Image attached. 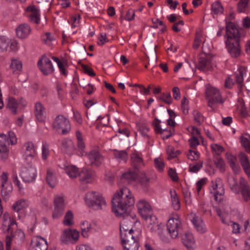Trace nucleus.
I'll return each mask as SVG.
<instances>
[{"label": "nucleus", "instance_id": "obj_21", "mask_svg": "<svg viewBox=\"0 0 250 250\" xmlns=\"http://www.w3.org/2000/svg\"><path fill=\"white\" fill-rule=\"evenodd\" d=\"M26 10L30 12L29 15L30 20L31 22L38 24L40 21L39 10L34 5L28 6Z\"/></svg>", "mask_w": 250, "mask_h": 250}, {"label": "nucleus", "instance_id": "obj_41", "mask_svg": "<svg viewBox=\"0 0 250 250\" xmlns=\"http://www.w3.org/2000/svg\"><path fill=\"white\" fill-rule=\"evenodd\" d=\"M115 157L119 161H123L125 162H126L127 159V153L125 150L119 151L115 150L114 152Z\"/></svg>", "mask_w": 250, "mask_h": 250}, {"label": "nucleus", "instance_id": "obj_9", "mask_svg": "<svg viewBox=\"0 0 250 250\" xmlns=\"http://www.w3.org/2000/svg\"><path fill=\"white\" fill-rule=\"evenodd\" d=\"M54 210L52 217L54 219L58 218L62 215L64 209V199L62 196H56L54 200Z\"/></svg>", "mask_w": 250, "mask_h": 250}, {"label": "nucleus", "instance_id": "obj_17", "mask_svg": "<svg viewBox=\"0 0 250 250\" xmlns=\"http://www.w3.org/2000/svg\"><path fill=\"white\" fill-rule=\"evenodd\" d=\"M80 181L84 183L92 182L95 177V173L93 171L88 169H83L79 174Z\"/></svg>", "mask_w": 250, "mask_h": 250}, {"label": "nucleus", "instance_id": "obj_31", "mask_svg": "<svg viewBox=\"0 0 250 250\" xmlns=\"http://www.w3.org/2000/svg\"><path fill=\"white\" fill-rule=\"evenodd\" d=\"M46 180L50 187L54 188L55 187L56 184V179L54 170L50 168L47 169Z\"/></svg>", "mask_w": 250, "mask_h": 250}, {"label": "nucleus", "instance_id": "obj_10", "mask_svg": "<svg viewBox=\"0 0 250 250\" xmlns=\"http://www.w3.org/2000/svg\"><path fill=\"white\" fill-rule=\"evenodd\" d=\"M89 165L96 167H99L104 161L102 155L96 150H92L87 154Z\"/></svg>", "mask_w": 250, "mask_h": 250}, {"label": "nucleus", "instance_id": "obj_36", "mask_svg": "<svg viewBox=\"0 0 250 250\" xmlns=\"http://www.w3.org/2000/svg\"><path fill=\"white\" fill-rule=\"evenodd\" d=\"M10 68L13 73L20 71L22 69V64L21 62L18 59H12Z\"/></svg>", "mask_w": 250, "mask_h": 250}, {"label": "nucleus", "instance_id": "obj_51", "mask_svg": "<svg viewBox=\"0 0 250 250\" xmlns=\"http://www.w3.org/2000/svg\"><path fill=\"white\" fill-rule=\"evenodd\" d=\"M194 121L200 125L204 121V117L198 111H194L193 112Z\"/></svg>", "mask_w": 250, "mask_h": 250}, {"label": "nucleus", "instance_id": "obj_53", "mask_svg": "<svg viewBox=\"0 0 250 250\" xmlns=\"http://www.w3.org/2000/svg\"><path fill=\"white\" fill-rule=\"evenodd\" d=\"M211 148L212 150L215 152L217 155H220L224 151V149L222 146L216 144H212L211 145Z\"/></svg>", "mask_w": 250, "mask_h": 250}, {"label": "nucleus", "instance_id": "obj_11", "mask_svg": "<svg viewBox=\"0 0 250 250\" xmlns=\"http://www.w3.org/2000/svg\"><path fill=\"white\" fill-rule=\"evenodd\" d=\"M197 67L201 71L211 70L212 68V62L210 56L204 54L200 56Z\"/></svg>", "mask_w": 250, "mask_h": 250}, {"label": "nucleus", "instance_id": "obj_20", "mask_svg": "<svg viewBox=\"0 0 250 250\" xmlns=\"http://www.w3.org/2000/svg\"><path fill=\"white\" fill-rule=\"evenodd\" d=\"M35 114L37 120L40 122L44 121L46 117L45 109L43 104L38 102L35 106Z\"/></svg>", "mask_w": 250, "mask_h": 250}, {"label": "nucleus", "instance_id": "obj_29", "mask_svg": "<svg viewBox=\"0 0 250 250\" xmlns=\"http://www.w3.org/2000/svg\"><path fill=\"white\" fill-rule=\"evenodd\" d=\"M1 194L4 199H7L12 191L13 187L11 184H1Z\"/></svg>", "mask_w": 250, "mask_h": 250}, {"label": "nucleus", "instance_id": "obj_32", "mask_svg": "<svg viewBox=\"0 0 250 250\" xmlns=\"http://www.w3.org/2000/svg\"><path fill=\"white\" fill-rule=\"evenodd\" d=\"M28 206V201L27 200L21 199L13 204L12 206V208L15 211L19 212Z\"/></svg>", "mask_w": 250, "mask_h": 250}, {"label": "nucleus", "instance_id": "obj_18", "mask_svg": "<svg viewBox=\"0 0 250 250\" xmlns=\"http://www.w3.org/2000/svg\"><path fill=\"white\" fill-rule=\"evenodd\" d=\"M16 35L20 39H25L30 34L31 29L30 27L26 23L19 25L16 29Z\"/></svg>", "mask_w": 250, "mask_h": 250}, {"label": "nucleus", "instance_id": "obj_60", "mask_svg": "<svg viewBox=\"0 0 250 250\" xmlns=\"http://www.w3.org/2000/svg\"><path fill=\"white\" fill-rule=\"evenodd\" d=\"M135 15V10L130 9L126 12L125 19L128 21H132L134 19Z\"/></svg>", "mask_w": 250, "mask_h": 250}, {"label": "nucleus", "instance_id": "obj_22", "mask_svg": "<svg viewBox=\"0 0 250 250\" xmlns=\"http://www.w3.org/2000/svg\"><path fill=\"white\" fill-rule=\"evenodd\" d=\"M238 157L245 173L249 177H250V164L247 156L245 153L240 152L238 155Z\"/></svg>", "mask_w": 250, "mask_h": 250}, {"label": "nucleus", "instance_id": "obj_27", "mask_svg": "<svg viewBox=\"0 0 250 250\" xmlns=\"http://www.w3.org/2000/svg\"><path fill=\"white\" fill-rule=\"evenodd\" d=\"M191 221L198 231L200 233L206 231L205 224L199 217L196 216L193 217Z\"/></svg>", "mask_w": 250, "mask_h": 250}, {"label": "nucleus", "instance_id": "obj_14", "mask_svg": "<svg viewBox=\"0 0 250 250\" xmlns=\"http://www.w3.org/2000/svg\"><path fill=\"white\" fill-rule=\"evenodd\" d=\"M47 248L45 239L41 237H37L31 240L29 250H47Z\"/></svg>", "mask_w": 250, "mask_h": 250}, {"label": "nucleus", "instance_id": "obj_15", "mask_svg": "<svg viewBox=\"0 0 250 250\" xmlns=\"http://www.w3.org/2000/svg\"><path fill=\"white\" fill-rule=\"evenodd\" d=\"M139 213L144 219L152 214V210L150 205L145 200H141L137 204Z\"/></svg>", "mask_w": 250, "mask_h": 250}, {"label": "nucleus", "instance_id": "obj_45", "mask_svg": "<svg viewBox=\"0 0 250 250\" xmlns=\"http://www.w3.org/2000/svg\"><path fill=\"white\" fill-rule=\"evenodd\" d=\"M158 234L161 239L164 242H169L172 239L167 229L166 230L161 229L158 232Z\"/></svg>", "mask_w": 250, "mask_h": 250}, {"label": "nucleus", "instance_id": "obj_47", "mask_svg": "<svg viewBox=\"0 0 250 250\" xmlns=\"http://www.w3.org/2000/svg\"><path fill=\"white\" fill-rule=\"evenodd\" d=\"M10 41L4 37H0V51L4 52L7 50L9 46Z\"/></svg>", "mask_w": 250, "mask_h": 250}, {"label": "nucleus", "instance_id": "obj_13", "mask_svg": "<svg viewBox=\"0 0 250 250\" xmlns=\"http://www.w3.org/2000/svg\"><path fill=\"white\" fill-rule=\"evenodd\" d=\"M24 156V159L27 163L29 165L36 154L34 145L31 142L24 144L22 147Z\"/></svg>", "mask_w": 250, "mask_h": 250}, {"label": "nucleus", "instance_id": "obj_62", "mask_svg": "<svg viewBox=\"0 0 250 250\" xmlns=\"http://www.w3.org/2000/svg\"><path fill=\"white\" fill-rule=\"evenodd\" d=\"M168 175L171 179L174 181L177 182L178 180V177L177 175L176 171L172 168H170L168 172Z\"/></svg>", "mask_w": 250, "mask_h": 250}, {"label": "nucleus", "instance_id": "obj_38", "mask_svg": "<svg viewBox=\"0 0 250 250\" xmlns=\"http://www.w3.org/2000/svg\"><path fill=\"white\" fill-rule=\"evenodd\" d=\"M250 136L247 134H245V136H241L240 137V142L243 147L245 148V150L248 152L250 153Z\"/></svg>", "mask_w": 250, "mask_h": 250}, {"label": "nucleus", "instance_id": "obj_59", "mask_svg": "<svg viewBox=\"0 0 250 250\" xmlns=\"http://www.w3.org/2000/svg\"><path fill=\"white\" fill-rule=\"evenodd\" d=\"M203 162H199L195 165L189 166V171L192 172H198L203 167Z\"/></svg>", "mask_w": 250, "mask_h": 250}, {"label": "nucleus", "instance_id": "obj_24", "mask_svg": "<svg viewBox=\"0 0 250 250\" xmlns=\"http://www.w3.org/2000/svg\"><path fill=\"white\" fill-rule=\"evenodd\" d=\"M62 148L65 153L70 155L73 154L75 150L73 143L68 139H64L62 141Z\"/></svg>", "mask_w": 250, "mask_h": 250}, {"label": "nucleus", "instance_id": "obj_46", "mask_svg": "<svg viewBox=\"0 0 250 250\" xmlns=\"http://www.w3.org/2000/svg\"><path fill=\"white\" fill-rule=\"evenodd\" d=\"M160 123L161 121L157 118H155L152 122V125L156 133L164 134L165 132L167 131V129H162L161 128Z\"/></svg>", "mask_w": 250, "mask_h": 250}, {"label": "nucleus", "instance_id": "obj_30", "mask_svg": "<svg viewBox=\"0 0 250 250\" xmlns=\"http://www.w3.org/2000/svg\"><path fill=\"white\" fill-rule=\"evenodd\" d=\"M125 250H138L139 248V240L128 241L124 244H122Z\"/></svg>", "mask_w": 250, "mask_h": 250}, {"label": "nucleus", "instance_id": "obj_39", "mask_svg": "<svg viewBox=\"0 0 250 250\" xmlns=\"http://www.w3.org/2000/svg\"><path fill=\"white\" fill-rule=\"evenodd\" d=\"M17 106L18 104L15 99L12 97H9L7 100L6 107L8 108L14 114H16L17 113Z\"/></svg>", "mask_w": 250, "mask_h": 250}, {"label": "nucleus", "instance_id": "obj_1", "mask_svg": "<svg viewBox=\"0 0 250 250\" xmlns=\"http://www.w3.org/2000/svg\"><path fill=\"white\" fill-rule=\"evenodd\" d=\"M135 200L130 190L124 187L121 188L119 192H116L112 200V210L118 217L123 216L124 220L120 224V235L123 232L129 231V229H132V224L127 225L128 221L132 218L130 213L131 207L134 204Z\"/></svg>", "mask_w": 250, "mask_h": 250}, {"label": "nucleus", "instance_id": "obj_26", "mask_svg": "<svg viewBox=\"0 0 250 250\" xmlns=\"http://www.w3.org/2000/svg\"><path fill=\"white\" fill-rule=\"evenodd\" d=\"M124 231L123 230L121 235H120L122 244L128 242V240L130 241L138 239V237L134 235L133 229H129V231L128 232Z\"/></svg>", "mask_w": 250, "mask_h": 250}, {"label": "nucleus", "instance_id": "obj_58", "mask_svg": "<svg viewBox=\"0 0 250 250\" xmlns=\"http://www.w3.org/2000/svg\"><path fill=\"white\" fill-rule=\"evenodd\" d=\"M85 224L86 225L87 227L86 228H82V235L84 237H87L88 236L87 232L91 228V225L88 222H83V226H84Z\"/></svg>", "mask_w": 250, "mask_h": 250}, {"label": "nucleus", "instance_id": "obj_3", "mask_svg": "<svg viewBox=\"0 0 250 250\" xmlns=\"http://www.w3.org/2000/svg\"><path fill=\"white\" fill-rule=\"evenodd\" d=\"M15 225V221L12 220L8 215H3L2 228L4 232L7 233L5 238L6 250H10L11 242L16 236L13 232V227Z\"/></svg>", "mask_w": 250, "mask_h": 250}, {"label": "nucleus", "instance_id": "obj_61", "mask_svg": "<svg viewBox=\"0 0 250 250\" xmlns=\"http://www.w3.org/2000/svg\"><path fill=\"white\" fill-rule=\"evenodd\" d=\"M167 153L168 154V159H170L176 157V154L173 147L168 146L167 148Z\"/></svg>", "mask_w": 250, "mask_h": 250}, {"label": "nucleus", "instance_id": "obj_50", "mask_svg": "<svg viewBox=\"0 0 250 250\" xmlns=\"http://www.w3.org/2000/svg\"><path fill=\"white\" fill-rule=\"evenodd\" d=\"M214 163L216 167L220 169V171H224L225 170V163L223 159L221 158H217L214 161Z\"/></svg>", "mask_w": 250, "mask_h": 250}, {"label": "nucleus", "instance_id": "obj_37", "mask_svg": "<svg viewBox=\"0 0 250 250\" xmlns=\"http://www.w3.org/2000/svg\"><path fill=\"white\" fill-rule=\"evenodd\" d=\"M62 223L66 226H71L74 224V216L71 210H68L66 212L62 221Z\"/></svg>", "mask_w": 250, "mask_h": 250}, {"label": "nucleus", "instance_id": "obj_8", "mask_svg": "<svg viewBox=\"0 0 250 250\" xmlns=\"http://www.w3.org/2000/svg\"><path fill=\"white\" fill-rule=\"evenodd\" d=\"M38 65L45 75L52 74L54 71L51 61L45 56H43L42 58L39 60Z\"/></svg>", "mask_w": 250, "mask_h": 250}, {"label": "nucleus", "instance_id": "obj_25", "mask_svg": "<svg viewBox=\"0 0 250 250\" xmlns=\"http://www.w3.org/2000/svg\"><path fill=\"white\" fill-rule=\"evenodd\" d=\"M131 165L136 170L144 166L142 158L137 152L132 153L131 155Z\"/></svg>", "mask_w": 250, "mask_h": 250}, {"label": "nucleus", "instance_id": "obj_64", "mask_svg": "<svg viewBox=\"0 0 250 250\" xmlns=\"http://www.w3.org/2000/svg\"><path fill=\"white\" fill-rule=\"evenodd\" d=\"M190 146L192 148H195L199 144V142L198 139L195 137H192L189 140Z\"/></svg>", "mask_w": 250, "mask_h": 250}, {"label": "nucleus", "instance_id": "obj_35", "mask_svg": "<svg viewBox=\"0 0 250 250\" xmlns=\"http://www.w3.org/2000/svg\"><path fill=\"white\" fill-rule=\"evenodd\" d=\"M65 171L71 178H76L80 173L78 168L74 166H66L65 167Z\"/></svg>", "mask_w": 250, "mask_h": 250}, {"label": "nucleus", "instance_id": "obj_43", "mask_svg": "<svg viewBox=\"0 0 250 250\" xmlns=\"http://www.w3.org/2000/svg\"><path fill=\"white\" fill-rule=\"evenodd\" d=\"M211 10L214 14H222L223 12L224 8L221 3L216 1L214 2L211 6Z\"/></svg>", "mask_w": 250, "mask_h": 250}, {"label": "nucleus", "instance_id": "obj_56", "mask_svg": "<svg viewBox=\"0 0 250 250\" xmlns=\"http://www.w3.org/2000/svg\"><path fill=\"white\" fill-rule=\"evenodd\" d=\"M160 99L168 104L172 103V98L170 93H163Z\"/></svg>", "mask_w": 250, "mask_h": 250}, {"label": "nucleus", "instance_id": "obj_34", "mask_svg": "<svg viewBox=\"0 0 250 250\" xmlns=\"http://www.w3.org/2000/svg\"><path fill=\"white\" fill-rule=\"evenodd\" d=\"M170 193L173 208L175 210H178L180 208V203L177 194L175 190H170Z\"/></svg>", "mask_w": 250, "mask_h": 250}, {"label": "nucleus", "instance_id": "obj_28", "mask_svg": "<svg viewBox=\"0 0 250 250\" xmlns=\"http://www.w3.org/2000/svg\"><path fill=\"white\" fill-rule=\"evenodd\" d=\"M10 144L8 136L5 134H0V152H6Z\"/></svg>", "mask_w": 250, "mask_h": 250}, {"label": "nucleus", "instance_id": "obj_55", "mask_svg": "<svg viewBox=\"0 0 250 250\" xmlns=\"http://www.w3.org/2000/svg\"><path fill=\"white\" fill-rule=\"evenodd\" d=\"M155 167L160 171H163L164 167V163L161 158H158L154 159Z\"/></svg>", "mask_w": 250, "mask_h": 250}, {"label": "nucleus", "instance_id": "obj_40", "mask_svg": "<svg viewBox=\"0 0 250 250\" xmlns=\"http://www.w3.org/2000/svg\"><path fill=\"white\" fill-rule=\"evenodd\" d=\"M224 193V188L222 185L220 186L218 188L213 192L215 200L217 202L221 203L223 199Z\"/></svg>", "mask_w": 250, "mask_h": 250}, {"label": "nucleus", "instance_id": "obj_19", "mask_svg": "<svg viewBox=\"0 0 250 250\" xmlns=\"http://www.w3.org/2000/svg\"><path fill=\"white\" fill-rule=\"evenodd\" d=\"M246 68L244 66H241L234 73V81L238 84V87L240 89L243 86V77L244 75L246 73Z\"/></svg>", "mask_w": 250, "mask_h": 250}, {"label": "nucleus", "instance_id": "obj_6", "mask_svg": "<svg viewBox=\"0 0 250 250\" xmlns=\"http://www.w3.org/2000/svg\"><path fill=\"white\" fill-rule=\"evenodd\" d=\"M53 127L57 131L61 130L62 134H65L70 131L71 125L67 119L60 115L56 117Z\"/></svg>", "mask_w": 250, "mask_h": 250}, {"label": "nucleus", "instance_id": "obj_4", "mask_svg": "<svg viewBox=\"0 0 250 250\" xmlns=\"http://www.w3.org/2000/svg\"><path fill=\"white\" fill-rule=\"evenodd\" d=\"M86 204L94 209H102L106 206V202L102 195L95 191H89L85 196Z\"/></svg>", "mask_w": 250, "mask_h": 250}, {"label": "nucleus", "instance_id": "obj_49", "mask_svg": "<svg viewBox=\"0 0 250 250\" xmlns=\"http://www.w3.org/2000/svg\"><path fill=\"white\" fill-rule=\"evenodd\" d=\"M42 40L45 44L50 45L51 42L53 40V38L50 32H46L42 36Z\"/></svg>", "mask_w": 250, "mask_h": 250}, {"label": "nucleus", "instance_id": "obj_16", "mask_svg": "<svg viewBox=\"0 0 250 250\" xmlns=\"http://www.w3.org/2000/svg\"><path fill=\"white\" fill-rule=\"evenodd\" d=\"M240 191L245 202L250 201V187L247 182L241 178L240 180Z\"/></svg>", "mask_w": 250, "mask_h": 250}, {"label": "nucleus", "instance_id": "obj_48", "mask_svg": "<svg viewBox=\"0 0 250 250\" xmlns=\"http://www.w3.org/2000/svg\"><path fill=\"white\" fill-rule=\"evenodd\" d=\"M139 180L140 184L144 188H147L149 182V178L147 177L145 174L142 173Z\"/></svg>", "mask_w": 250, "mask_h": 250}, {"label": "nucleus", "instance_id": "obj_2", "mask_svg": "<svg viewBox=\"0 0 250 250\" xmlns=\"http://www.w3.org/2000/svg\"><path fill=\"white\" fill-rule=\"evenodd\" d=\"M226 28L228 37L226 41L227 48L232 57L237 58L241 53L240 33L235 25L231 22L227 23Z\"/></svg>", "mask_w": 250, "mask_h": 250}, {"label": "nucleus", "instance_id": "obj_12", "mask_svg": "<svg viewBox=\"0 0 250 250\" xmlns=\"http://www.w3.org/2000/svg\"><path fill=\"white\" fill-rule=\"evenodd\" d=\"M36 170L35 167L29 166V167H24L22 168L21 177L25 182H33L36 176Z\"/></svg>", "mask_w": 250, "mask_h": 250}, {"label": "nucleus", "instance_id": "obj_57", "mask_svg": "<svg viewBox=\"0 0 250 250\" xmlns=\"http://www.w3.org/2000/svg\"><path fill=\"white\" fill-rule=\"evenodd\" d=\"M144 219L146 220L147 224L153 225V224L158 223L157 218L155 216L153 215L152 213L150 215H148Z\"/></svg>", "mask_w": 250, "mask_h": 250}, {"label": "nucleus", "instance_id": "obj_23", "mask_svg": "<svg viewBox=\"0 0 250 250\" xmlns=\"http://www.w3.org/2000/svg\"><path fill=\"white\" fill-rule=\"evenodd\" d=\"M183 244L189 250L194 249L195 247V240L193 235L191 233H185L182 238Z\"/></svg>", "mask_w": 250, "mask_h": 250}, {"label": "nucleus", "instance_id": "obj_33", "mask_svg": "<svg viewBox=\"0 0 250 250\" xmlns=\"http://www.w3.org/2000/svg\"><path fill=\"white\" fill-rule=\"evenodd\" d=\"M137 176V174L136 172L128 171L122 175L121 179L124 182H126L129 183L135 181Z\"/></svg>", "mask_w": 250, "mask_h": 250}, {"label": "nucleus", "instance_id": "obj_52", "mask_svg": "<svg viewBox=\"0 0 250 250\" xmlns=\"http://www.w3.org/2000/svg\"><path fill=\"white\" fill-rule=\"evenodd\" d=\"M50 151L48 146L46 144H43L42 146V157L43 160H46L49 155Z\"/></svg>", "mask_w": 250, "mask_h": 250}, {"label": "nucleus", "instance_id": "obj_63", "mask_svg": "<svg viewBox=\"0 0 250 250\" xmlns=\"http://www.w3.org/2000/svg\"><path fill=\"white\" fill-rule=\"evenodd\" d=\"M82 67L84 72L90 76L93 77L95 76L96 74L93 70L89 68L87 66L84 64H82Z\"/></svg>", "mask_w": 250, "mask_h": 250}, {"label": "nucleus", "instance_id": "obj_54", "mask_svg": "<svg viewBox=\"0 0 250 250\" xmlns=\"http://www.w3.org/2000/svg\"><path fill=\"white\" fill-rule=\"evenodd\" d=\"M188 159L192 161L197 160L199 157V153L197 151L189 150L188 153L187 154Z\"/></svg>", "mask_w": 250, "mask_h": 250}, {"label": "nucleus", "instance_id": "obj_5", "mask_svg": "<svg viewBox=\"0 0 250 250\" xmlns=\"http://www.w3.org/2000/svg\"><path fill=\"white\" fill-rule=\"evenodd\" d=\"M167 229L171 238L175 239L178 236V234L182 230V226L181 220L177 215L168 219L167 224Z\"/></svg>", "mask_w": 250, "mask_h": 250}, {"label": "nucleus", "instance_id": "obj_44", "mask_svg": "<svg viewBox=\"0 0 250 250\" xmlns=\"http://www.w3.org/2000/svg\"><path fill=\"white\" fill-rule=\"evenodd\" d=\"M61 240L62 242L65 243H67L70 242L73 243L71 237V229H65L62 235L61 236Z\"/></svg>", "mask_w": 250, "mask_h": 250}, {"label": "nucleus", "instance_id": "obj_7", "mask_svg": "<svg viewBox=\"0 0 250 250\" xmlns=\"http://www.w3.org/2000/svg\"><path fill=\"white\" fill-rule=\"evenodd\" d=\"M208 100V105L213 108V105L217 103H222V97L219 90L213 87L208 86L206 91Z\"/></svg>", "mask_w": 250, "mask_h": 250}, {"label": "nucleus", "instance_id": "obj_42", "mask_svg": "<svg viewBox=\"0 0 250 250\" xmlns=\"http://www.w3.org/2000/svg\"><path fill=\"white\" fill-rule=\"evenodd\" d=\"M249 0H240L237 3V11L239 13H245L248 9Z\"/></svg>", "mask_w": 250, "mask_h": 250}]
</instances>
